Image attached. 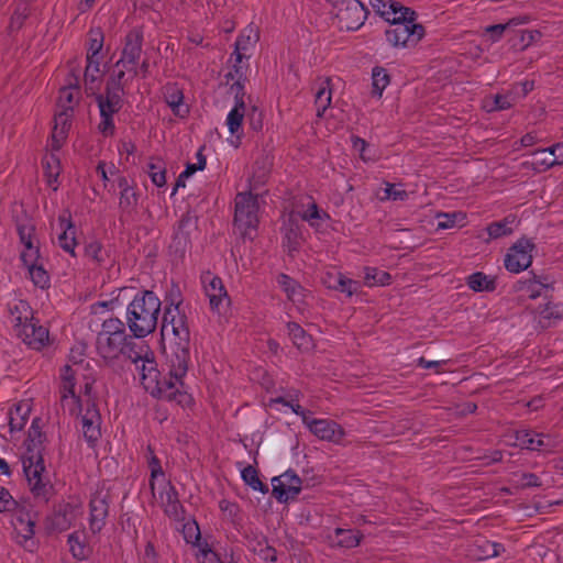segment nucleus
I'll list each match as a JSON object with an SVG mask.
<instances>
[{
	"mask_svg": "<svg viewBox=\"0 0 563 563\" xmlns=\"http://www.w3.org/2000/svg\"><path fill=\"white\" fill-rule=\"evenodd\" d=\"M125 323L119 318L106 319L96 336V352L106 366L118 372L123 368L121 357L137 364L147 351V345L136 343L133 334H128Z\"/></svg>",
	"mask_w": 563,
	"mask_h": 563,
	"instance_id": "f257e3e1",
	"label": "nucleus"
},
{
	"mask_svg": "<svg viewBox=\"0 0 563 563\" xmlns=\"http://www.w3.org/2000/svg\"><path fill=\"white\" fill-rule=\"evenodd\" d=\"M35 422L33 420L29 430L26 453L22 457L23 472L34 499L47 504L54 495V486L43 476L46 471L43 457L44 434Z\"/></svg>",
	"mask_w": 563,
	"mask_h": 563,
	"instance_id": "f03ea898",
	"label": "nucleus"
},
{
	"mask_svg": "<svg viewBox=\"0 0 563 563\" xmlns=\"http://www.w3.org/2000/svg\"><path fill=\"white\" fill-rule=\"evenodd\" d=\"M162 301L152 290L135 294L126 307L125 325L134 338L143 339L153 333L157 327Z\"/></svg>",
	"mask_w": 563,
	"mask_h": 563,
	"instance_id": "7ed1b4c3",
	"label": "nucleus"
},
{
	"mask_svg": "<svg viewBox=\"0 0 563 563\" xmlns=\"http://www.w3.org/2000/svg\"><path fill=\"white\" fill-rule=\"evenodd\" d=\"M417 16L393 18L386 30V41L394 47H415L424 36L422 24L416 23Z\"/></svg>",
	"mask_w": 563,
	"mask_h": 563,
	"instance_id": "20e7f679",
	"label": "nucleus"
},
{
	"mask_svg": "<svg viewBox=\"0 0 563 563\" xmlns=\"http://www.w3.org/2000/svg\"><path fill=\"white\" fill-rule=\"evenodd\" d=\"M172 339L169 342V353L167 358L170 365V374L177 379L183 378L187 371L190 360V329H169Z\"/></svg>",
	"mask_w": 563,
	"mask_h": 563,
	"instance_id": "39448f33",
	"label": "nucleus"
},
{
	"mask_svg": "<svg viewBox=\"0 0 563 563\" xmlns=\"http://www.w3.org/2000/svg\"><path fill=\"white\" fill-rule=\"evenodd\" d=\"M258 200L252 192H239L235 197L234 225L243 236L258 224Z\"/></svg>",
	"mask_w": 563,
	"mask_h": 563,
	"instance_id": "423d86ee",
	"label": "nucleus"
},
{
	"mask_svg": "<svg viewBox=\"0 0 563 563\" xmlns=\"http://www.w3.org/2000/svg\"><path fill=\"white\" fill-rule=\"evenodd\" d=\"M143 30L141 27H133L124 37L123 48L120 59L115 63L114 67H123L133 77L139 75L137 64L142 55L143 47Z\"/></svg>",
	"mask_w": 563,
	"mask_h": 563,
	"instance_id": "0eeeda50",
	"label": "nucleus"
},
{
	"mask_svg": "<svg viewBox=\"0 0 563 563\" xmlns=\"http://www.w3.org/2000/svg\"><path fill=\"white\" fill-rule=\"evenodd\" d=\"M335 8L340 27L346 31L358 30L368 15L367 8L360 0H340Z\"/></svg>",
	"mask_w": 563,
	"mask_h": 563,
	"instance_id": "6e6552de",
	"label": "nucleus"
},
{
	"mask_svg": "<svg viewBox=\"0 0 563 563\" xmlns=\"http://www.w3.org/2000/svg\"><path fill=\"white\" fill-rule=\"evenodd\" d=\"M536 244L532 240L522 238L518 240L506 254L505 267L510 273H520L526 271L532 263V251Z\"/></svg>",
	"mask_w": 563,
	"mask_h": 563,
	"instance_id": "1a4fd4ad",
	"label": "nucleus"
},
{
	"mask_svg": "<svg viewBox=\"0 0 563 563\" xmlns=\"http://www.w3.org/2000/svg\"><path fill=\"white\" fill-rule=\"evenodd\" d=\"M110 508V494L97 490L89 500V529L93 534L99 533L107 525Z\"/></svg>",
	"mask_w": 563,
	"mask_h": 563,
	"instance_id": "9d476101",
	"label": "nucleus"
},
{
	"mask_svg": "<svg viewBox=\"0 0 563 563\" xmlns=\"http://www.w3.org/2000/svg\"><path fill=\"white\" fill-rule=\"evenodd\" d=\"M272 494L279 503L295 499L302 489V479L295 471L288 470L272 479Z\"/></svg>",
	"mask_w": 563,
	"mask_h": 563,
	"instance_id": "9b49d317",
	"label": "nucleus"
},
{
	"mask_svg": "<svg viewBox=\"0 0 563 563\" xmlns=\"http://www.w3.org/2000/svg\"><path fill=\"white\" fill-rule=\"evenodd\" d=\"M142 358L139 360L136 369L140 372L141 384L144 389L150 394H157L159 390L161 373L157 369V364L154 360V354L147 345V351L143 352Z\"/></svg>",
	"mask_w": 563,
	"mask_h": 563,
	"instance_id": "f8f14e48",
	"label": "nucleus"
},
{
	"mask_svg": "<svg viewBox=\"0 0 563 563\" xmlns=\"http://www.w3.org/2000/svg\"><path fill=\"white\" fill-rule=\"evenodd\" d=\"M305 426L312 434L323 441L340 443L345 435L344 429L329 419H316L310 416Z\"/></svg>",
	"mask_w": 563,
	"mask_h": 563,
	"instance_id": "ddd939ff",
	"label": "nucleus"
},
{
	"mask_svg": "<svg viewBox=\"0 0 563 563\" xmlns=\"http://www.w3.org/2000/svg\"><path fill=\"white\" fill-rule=\"evenodd\" d=\"M21 340L34 350H41L48 342V330L34 318L16 332Z\"/></svg>",
	"mask_w": 563,
	"mask_h": 563,
	"instance_id": "4468645a",
	"label": "nucleus"
},
{
	"mask_svg": "<svg viewBox=\"0 0 563 563\" xmlns=\"http://www.w3.org/2000/svg\"><path fill=\"white\" fill-rule=\"evenodd\" d=\"M205 284L206 295L209 298L210 307L214 311H220V307L224 301L230 302V298L220 277L210 273L202 279Z\"/></svg>",
	"mask_w": 563,
	"mask_h": 563,
	"instance_id": "2eb2a0df",
	"label": "nucleus"
},
{
	"mask_svg": "<svg viewBox=\"0 0 563 563\" xmlns=\"http://www.w3.org/2000/svg\"><path fill=\"white\" fill-rule=\"evenodd\" d=\"M517 290L525 291L531 299L549 298L553 291V283L548 277L532 274V277L518 282Z\"/></svg>",
	"mask_w": 563,
	"mask_h": 563,
	"instance_id": "dca6fc26",
	"label": "nucleus"
},
{
	"mask_svg": "<svg viewBox=\"0 0 563 563\" xmlns=\"http://www.w3.org/2000/svg\"><path fill=\"white\" fill-rule=\"evenodd\" d=\"M101 416L96 404H89L81 417L82 434L89 444H95L101 437Z\"/></svg>",
	"mask_w": 563,
	"mask_h": 563,
	"instance_id": "f3484780",
	"label": "nucleus"
},
{
	"mask_svg": "<svg viewBox=\"0 0 563 563\" xmlns=\"http://www.w3.org/2000/svg\"><path fill=\"white\" fill-rule=\"evenodd\" d=\"M12 522L19 538H21L19 541L21 545L33 551L35 544L32 540L35 533V521L32 519L31 515L20 510L15 514Z\"/></svg>",
	"mask_w": 563,
	"mask_h": 563,
	"instance_id": "a211bd4d",
	"label": "nucleus"
},
{
	"mask_svg": "<svg viewBox=\"0 0 563 563\" xmlns=\"http://www.w3.org/2000/svg\"><path fill=\"white\" fill-rule=\"evenodd\" d=\"M163 96L172 112L178 118L189 114V107L184 103V91L176 82H167L163 87Z\"/></svg>",
	"mask_w": 563,
	"mask_h": 563,
	"instance_id": "6ab92c4d",
	"label": "nucleus"
},
{
	"mask_svg": "<svg viewBox=\"0 0 563 563\" xmlns=\"http://www.w3.org/2000/svg\"><path fill=\"white\" fill-rule=\"evenodd\" d=\"M58 222L63 232L58 235L59 246L73 257H76L75 249L77 246L76 228L71 221L70 212L65 211L58 217Z\"/></svg>",
	"mask_w": 563,
	"mask_h": 563,
	"instance_id": "aec40b11",
	"label": "nucleus"
},
{
	"mask_svg": "<svg viewBox=\"0 0 563 563\" xmlns=\"http://www.w3.org/2000/svg\"><path fill=\"white\" fill-rule=\"evenodd\" d=\"M75 519V507L69 503L58 504L53 515L47 519L48 528L54 531H66Z\"/></svg>",
	"mask_w": 563,
	"mask_h": 563,
	"instance_id": "412c9836",
	"label": "nucleus"
},
{
	"mask_svg": "<svg viewBox=\"0 0 563 563\" xmlns=\"http://www.w3.org/2000/svg\"><path fill=\"white\" fill-rule=\"evenodd\" d=\"M73 113L69 111H59L54 117V128L52 131V151H59L67 139Z\"/></svg>",
	"mask_w": 563,
	"mask_h": 563,
	"instance_id": "4be33fe9",
	"label": "nucleus"
},
{
	"mask_svg": "<svg viewBox=\"0 0 563 563\" xmlns=\"http://www.w3.org/2000/svg\"><path fill=\"white\" fill-rule=\"evenodd\" d=\"M8 311L15 332L26 325V322H31L34 319L32 307L23 299H14L10 301L8 303Z\"/></svg>",
	"mask_w": 563,
	"mask_h": 563,
	"instance_id": "5701e85b",
	"label": "nucleus"
},
{
	"mask_svg": "<svg viewBox=\"0 0 563 563\" xmlns=\"http://www.w3.org/2000/svg\"><path fill=\"white\" fill-rule=\"evenodd\" d=\"M92 96L95 97V101L98 104L100 114L114 115L122 109L124 104V92L104 90V93H99L96 91V95Z\"/></svg>",
	"mask_w": 563,
	"mask_h": 563,
	"instance_id": "b1692460",
	"label": "nucleus"
},
{
	"mask_svg": "<svg viewBox=\"0 0 563 563\" xmlns=\"http://www.w3.org/2000/svg\"><path fill=\"white\" fill-rule=\"evenodd\" d=\"M76 369H74L70 365L66 364L60 369V401L64 406L65 402L70 398L71 401L76 405L79 404L80 398L75 393L76 386Z\"/></svg>",
	"mask_w": 563,
	"mask_h": 563,
	"instance_id": "393cba45",
	"label": "nucleus"
},
{
	"mask_svg": "<svg viewBox=\"0 0 563 563\" xmlns=\"http://www.w3.org/2000/svg\"><path fill=\"white\" fill-rule=\"evenodd\" d=\"M516 441L522 449H527L530 451H549L551 445L549 442H545V439L549 440V437L542 433H536L530 430H518L516 432Z\"/></svg>",
	"mask_w": 563,
	"mask_h": 563,
	"instance_id": "a878e982",
	"label": "nucleus"
},
{
	"mask_svg": "<svg viewBox=\"0 0 563 563\" xmlns=\"http://www.w3.org/2000/svg\"><path fill=\"white\" fill-rule=\"evenodd\" d=\"M85 256L99 267L111 266L113 258L111 257L110 247H106L100 241L91 240L85 245Z\"/></svg>",
	"mask_w": 563,
	"mask_h": 563,
	"instance_id": "bb28decb",
	"label": "nucleus"
},
{
	"mask_svg": "<svg viewBox=\"0 0 563 563\" xmlns=\"http://www.w3.org/2000/svg\"><path fill=\"white\" fill-rule=\"evenodd\" d=\"M71 77L74 80L68 81V86L64 87L59 90L58 97V107L62 109L60 111H69L74 112V103L77 95L79 93V77L71 71Z\"/></svg>",
	"mask_w": 563,
	"mask_h": 563,
	"instance_id": "cd10ccee",
	"label": "nucleus"
},
{
	"mask_svg": "<svg viewBox=\"0 0 563 563\" xmlns=\"http://www.w3.org/2000/svg\"><path fill=\"white\" fill-rule=\"evenodd\" d=\"M170 378H159V390H157V394H151L154 397H158L162 399L167 400H177L179 404L184 401V399L188 398V395L185 393H180L176 388V382L181 383V378L177 379L174 377L170 373Z\"/></svg>",
	"mask_w": 563,
	"mask_h": 563,
	"instance_id": "c85d7f7f",
	"label": "nucleus"
},
{
	"mask_svg": "<svg viewBox=\"0 0 563 563\" xmlns=\"http://www.w3.org/2000/svg\"><path fill=\"white\" fill-rule=\"evenodd\" d=\"M563 318V307L559 303L548 301L538 308V322L542 329L552 327L555 321Z\"/></svg>",
	"mask_w": 563,
	"mask_h": 563,
	"instance_id": "c756f323",
	"label": "nucleus"
},
{
	"mask_svg": "<svg viewBox=\"0 0 563 563\" xmlns=\"http://www.w3.org/2000/svg\"><path fill=\"white\" fill-rule=\"evenodd\" d=\"M362 539L363 533L358 530L336 528L332 538V544L338 548L353 549L361 543Z\"/></svg>",
	"mask_w": 563,
	"mask_h": 563,
	"instance_id": "7c9ffc66",
	"label": "nucleus"
},
{
	"mask_svg": "<svg viewBox=\"0 0 563 563\" xmlns=\"http://www.w3.org/2000/svg\"><path fill=\"white\" fill-rule=\"evenodd\" d=\"M189 328L185 310L164 309L162 319V334L169 329Z\"/></svg>",
	"mask_w": 563,
	"mask_h": 563,
	"instance_id": "2f4dec72",
	"label": "nucleus"
},
{
	"mask_svg": "<svg viewBox=\"0 0 563 563\" xmlns=\"http://www.w3.org/2000/svg\"><path fill=\"white\" fill-rule=\"evenodd\" d=\"M84 80L87 93L96 95L100 84V58H87Z\"/></svg>",
	"mask_w": 563,
	"mask_h": 563,
	"instance_id": "473e14b6",
	"label": "nucleus"
},
{
	"mask_svg": "<svg viewBox=\"0 0 563 563\" xmlns=\"http://www.w3.org/2000/svg\"><path fill=\"white\" fill-rule=\"evenodd\" d=\"M258 40L257 33H255L252 29L244 30L236 38L234 43V52L231 55V59L233 56H236V62H243L244 58H249L246 52L253 46Z\"/></svg>",
	"mask_w": 563,
	"mask_h": 563,
	"instance_id": "72a5a7b5",
	"label": "nucleus"
},
{
	"mask_svg": "<svg viewBox=\"0 0 563 563\" xmlns=\"http://www.w3.org/2000/svg\"><path fill=\"white\" fill-rule=\"evenodd\" d=\"M288 335L294 345L300 351H309L312 347V338L297 322H288L286 324Z\"/></svg>",
	"mask_w": 563,
	"mask_h": 563,
	"instance_id": "f704fd0d",
	"label": "nucleus"
},
{
	"mask_svg": "<svg viewBox=\"0 0 563 563\" xmlns=\"http://www.w3.org/2000/svg\"><path fill=\"white\" fill-rule=\"evenodd\" d=\"M332 101V89L330 87V79H325L321 82L320 87L314 95V106L317 109V118L321 119L324 115L327 109L331 106Z\"/></svg>",
	"mask_w": 563,
	"mask_h": 563,
	"instance_id": "c9c22d12",
	"label": "nucleus"
},
{
	"mask_svg": "<svg viewBox=\"0 0 563 563\" xmlns=\"http://www.w3.org/2000/svg\"><path fill=\"white\" fill-rule=\"evenodd\" d=\"M277 284L286 294L289 300L294 302L301 300L303 288L292 277L282 273L277 276Z\"/></svg>",
	"mask_w": 563,
	"mask_h": 563,
	"instance_id": "e433bc0d",
	"label": "nucleus"
},
{
	"mask_svg": "<svg viewBox=\"0 0 563 563\" xmlns=\"http://www.w3.org/2000/svg\"><path fill=\"white\" fill-rule=\"evenodd\" d=\"M466 285L476 292L494 291L496 289V279L483 272H476L466 278Z\"/></svg>",
	"mask_w": 563,
	"mask_h": 563,
	"instance_id": "4c0bfd02",
	"label": "nucleus"
},
{
	"mask_svg": "<svg viewBox=\"0 0 563 563\" xmlns=\"http://www.w3.org/2000/svg\"><path fill=\"white\" fill-rule=\"evenodd\" d=\"M191 228H196V220L189 216L185 214L178 222L177 231L174 235V243L177 246L186 247L187 244L190 243V230Z\"/></svg>",
	"mask_w": 563,
	"mask_h": 563,
	"instance_id": "58836bf2",
	"label": "nucleus"
},
{
	"mask_svg": "<svg viewBox=\"0 0 563 563\" xmlns=\"http://www.w3.org/2000/svg\"><path fill=\"white\" fill-rule=\"evenodd\" d=\"M29 413L30 406L27 404L15 405L9 412L10 431H21L29 419Z\"/></svg>",
	"mask_w": 563,
	"mask_h": 563,
	"instance_id": "ea45409f",
	"label": "nucleus"
},
{
	"mask_svg": "<svg viewBox=\"0 0 563 563\" xmlns=\"http://www.w3.org/2000/svg\"><path fill=\"white\" fill-rule=\"evenodd\" d=\"M532 161L531 165L537 172H544L553 166H555L553 159V154L551 153L550 147L548 148H539L531 153Z\"/></svg>",
	"mask_w": 563,
	"mask_h": 563,
	"instance_id": "a19ab883",
	"label": "nucleus"
},
{
	"mask_svg": "<svg viewBox=\"0 0 563 563\" xmlns=\"http://www.w3.org/2000/svg\"><path fill=\"white\" fill-rule=\"evenodd\" d=\"M372 96L380 98L383 91L390 82V77L384 67L376 66L372 70Z\"/></svg>",
	"mask_w": 563,
	"mask_h": 563,
	"instance_id": "79ce46f5",
	"label": "nucleus"
},
{
	"mask_svg": "<svg viewBox=\"0 0 563 563\" xmlns=\"http://www.w3.org/2000/svg\"><path fill=\"white\" fill-rule=\"evenodd\" d=\"M241 477L253 490H257L263 494L268 493V486L260 479L258 471L254 466L247 465L244 467L241 471Z\"/></svg>",
	"mask_w": 563,
	"mask_h": 563,
	"instance_id": "37998d69",
	"label": "nucleus"
},
{
	"mask_svg": "<svg viewBox=\"0 0 563 563\" xmlns=\"http://www.w3.org/2000/svg\"><path fill=\"white\" fill-rule=\"evenodd\" d=\"M245 108H240L239 104H234L233 109L229 112L227 117V124L229 128V131L232 135H236V142L234 143L235 147L240 144V135L236 133L239 132L244 115H245Z\"/></svg>",
	"mask_w": 563,
	"mask_h": 563,
	"instance_id": "c03bdc74",
	"label": "nucleus"
},
{
	"mask_svg": "<svg viewBox=\"0 0 563 563\" xmlns=\"http://www.w3.org/2000/svg\"><path fill=\"white\" fill-rule=\"evenodd\" d=\"M515 217H506L500 221L492 222L487 227V233L490 239H499L512 233L511 224L515 222Z\"/></svg>",
	"mask_w": 563,
	"mask_h": 563,
	"instance_id": "a18cd8bd",
	"label": "nucleus"
},
{
	"mask_svg": "<svg viewBox=\"0 0 563 563\" xmlns=\"http://www.w3.org/2000/svg\"><path fill=\"white\" fill-rule=\"evenodd\" d=\"M139 194L135 188L129 191L120 192L119 197V209L122 216H131L137 207Z\"/></svg>",
	"mask_w": 563,
	"mask_h": 563,
	"instance_id": "49530a36",
	"label": "nucleus"
},
{
	"mask_svg": "<svg viewBox=\"0 0 563 563\" xmlns=\"http://www.w3.org/2000/svg\"><path fill=\"white\" fill-rule=\"evenodd\" d=\"M147 173L152 183L157 187H163L166 184V167L161 158H153L147 164Z\"/></svg>",
	"mask_w": 563,
	"mask_h": 563,
	"instance_id": "de8ad7c7",
	"label": "nucleus"
},
{
	"mask_svg": "<svg viewBox=\"0 0 563 563\" xmlns=\"http://www.w3.org/2000/svg\"><path fill=\"white\" fill-rule=\"evenodd\" d=\"M30 15V8L26 3H19L16 4L8 26V31L10 34L18 32L22 29L24 25L25 20Z\"/></svg>",
	"mask_w": 563,
	"mask_h": 563,
	"instance_id": "09e8293b",
	"label": "nucleus"
},
{
	"mask_svg": "<svg viewBox=\"0 0 563 563\" xmlns=\"http://www.w3.org/2000/svg\"><path fill=\"white\" fill-rule=\"evenodd\" d=\"M364 280H365V284L369 287L386 286V285L390 284L391 276L389 273H387L385 271H380L375 267H366Z\"/></svg>",
	"mask_w": 563,
	"mask_h": 563,
	"instance_id": "8fccbe9b",
	"label": "nucleus"
},
{
	"mask_svg": "<svg viewBox=\"0 0 563 563\" xmlns=\"http://www.w3.org/2000/svg\"><path fill=\"white\" fill-rule=\"evenodd\" d=\"M43 167L45 169L48 185L53 186V184L57 181L60 173L59 157L54 153L46 155L43 159Z\"/></svg>",
	"mask_w": 563,
	"mask_h": 563,
	"instance_id": "3c124183",
	"label": "nucleus"
},
{
	"mask_svg": "<svg viewBox=\"0 0 563 563\" xmlns=\"http://www.w3.org/2000/svg\"><path fill=\"white\" fill-rule=\"evenodd\" d=\"M30 278L34 286L46 289L51 285V277L42 264H35L26 267Z\"/></svg>",
	"mask_w": 563,
	"mask_h": 563,
	"instance_id": "603ef678",
	"label": "nucleus"
},
{
	"mask_svg": "<svg viewBox=\"0 0 563 563\" xmlns=\"http://www.w3.org/2000/svg\"><path fill=\"white\" fill-rule=\"evenodd\" d=\"M103 46V34L100 30H91L89 32V42L87 49V58H99V53Z\"/></svg>",
	"mask_w": 563,
	"mask_h": 563,
	"instance_id": "864d4df0",
	"label": "nucleus"
},
{
	"mask_svg": "<svg viewBox=\"0 0 563 563\" xmlns=\"http://www.w3.org/2000/svg\"><path fill=\"white\" fill-rule=\"evenodd\" d=\"M67 541L74 558L84 560L88 556V548L86 547L85 542L80 540V537L77 532L70 533Z\"/></svg>",
	"mask_w": 563,
	"mask_h": 563,
	"instance_id": "5fc2aeb1",
	"label": "nucleus"
},
{
	"mask_svg": "<svg viewBox=\"0 0 563 563\" xmlns=\"http://www.w3.org/2000/svg\"><path fill=\"white\" fill-rule=\"evenodd\" d=\"M388 20L387 22L391 23L393 18H412L417 16V13L415 10L402 5L400 2L390 0L388 3Z\"/></svg>",
	"mask_w": 563,
	"mask_h": 563,
	"instance_id": "6e6d98bb",
	"label": "nucleus"
},
{
	"mask_svg": "<svg viewBox=\"0 0 563 563\" xmlns=\"http://www.w3.org/2000/svg\"><path fill=\"white\" fill-rule=\"evenodd\" d=\"M146 451L148 453L147 464L151 470L150 486H151V489L153 490L154 489V481L153 479L156 478L157 476H163L164 472H163V468L161 465V461L155 455L153 448L151 445H147Z\"/></svg>",
	"mask_w": 563,
	"mask_h": 563,
	"instance_id": "4d7b16f0",
	"label": "nucleus"
},
{
	"mask_svg": "<svg viewBox=\"0 0 563 563\" xmlns=\"http://www.w3.org/2000/svg\"><path fill=\"white\" fill-rule=\"evenodd\" d=\"M478 549L481 550V559L496 558L505 551L503 544L489 540H481Z\"/></svg>",
	"mask_w": 563,
	"mask_h": 563,
	"instance_id": "13d9d810",
	"label": "nucleus"
},
{
	"mask_svg": "<svg viewBox=\"0 0 563 563\" xmlns=\"http://www.w3.org/2000/svg\"><path fill=\"white\" fill-rule=\"evenodd\" d=\"M165 307L164 309H176V310H183V295L177 285H173L172 288L166 292L165 295Z\"/></svg>",
	"mask_w": 563,
	"mask_h": 563,
	"instance_id": "bf43d9fd",
	"label": "nucleus"
},
{
	"mask_svg": "<svg viewBox=\"0 0 563 563\" xmlns=\"http://www.w3.org/2000/svg\"><path fill=\"white\" fill-rule=\"evenodd\" d=\"M331 287L351 297L353 294L357 291L358 283L345 277L342 274H339L335 284Z\"/></svg>",
	"mask_w": 563,
	"mask_h": 563,
	"instance_id": "052dcab7",
	"label": "nucleus"
},
{
	"mask_svg": "<svg viewBox=\"0 0 563 563\" xmlns=\"http://www.w3.org/2000/svg\"><path fill=\"white\" fill-rule=\"evenodd\" d=\"M438 218V230H445L453 228L457 221H463L465 219V214L462 212H453V213H439Z\"/></svg>",
	"mask_w": 563,
	"mask_h": 563,
	"instance_id": "680f3d73",
	"label": "nucleus"
},
{
	"mask_svg": "<svg viewBox=\"0 0 563 563\" xmlns=\"http://www.w3.org/2000/svg\"><path fill=\"white\" fill-rule=\"evenodd\" d=\"M125 68L113 70L106 84V90H112L117 92H124L123 80L125 78Z\"/></svg>",
	"mask_w": 563,
	"mask_h": 563,
	"instance_id": "e2e57ef3",
	"label": "nucleus"
},
{
	"mask_svg": "<svg viewBox=\"0 0 563 563\" xmlns=\"http://www.w3.org/2000/svg\"><path fill=\"white\" fill-rule=\"evenodd\" d=\"M15 228L19 236L34 235L35 224L26 213L15 218Z\"/></svg>",
	"mask_w": 563,
	"mask_h": 563,
	"instance_id": "0e129e2a",
	"label": "nucleus"
},
{
	"mask_svg": "<svg viewBox=\"0 0 563 563\" xmlns=\"http://www.w3.org/2000/svg\"><path fill=\"white\" fill-rule=\"evenodd\" d=\"M301 219L309 222L310 225L314 227L317 223L316 220L329 219V214L324 211H321L317 203L312 201L307 210L301 214Z\"/></svg>",
	"mask_w": 563,
	"mask_h": 563,
	"instance_id": "69168bd1",
	"label": "nucleus"
},
{
	"mask_svg": "<svg viewBox=\"0 0 563 563\" xmlns=\"http://www.w3.org/2000/svg\"><path fill=\"white\" fill-rule=\"evenodd\" d=\"M516 485L518 488H538L543 486L542 479L534 473H522L519 475V478L516 481Z\"/></svg>",
	"mask_w": 563,
	"mask_h": 563,
	"instance_id": "338daca9",
	"label": "nucleus"
},
{
	"mask_svg": "<svg viewBox=\"0 0 563 563\" xmlns=\"http://www.w3.org/2000/svg\"><path fill=\"white\" fill-rule=\"evenodd\" d=\"M219 508L233 522L240 519L241 508L236 503L230 501L228 499H222L219 501Z\"/></svg>",
	"mask_w": 563,
	"mask_h": 563,
	"instance_id": "774afa93",
	"label": "nucleus"
}]
</instances>
